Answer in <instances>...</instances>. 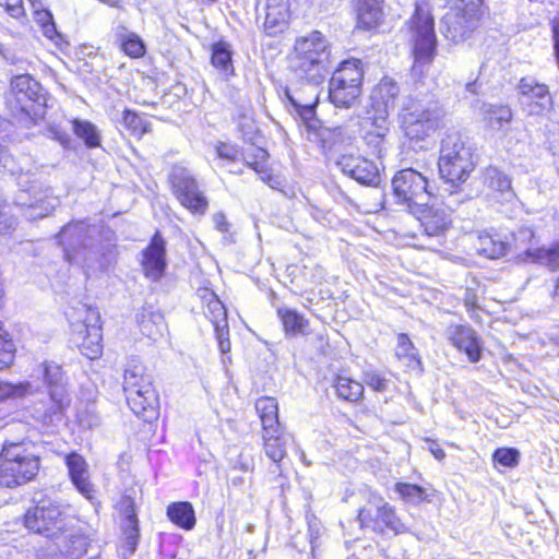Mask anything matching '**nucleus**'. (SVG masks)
Segmentation results:
<instances>
[{
	"label": "nucleus",
	"instance_id": "obj_21",
	"mask_svg": "<svg viewBox=\"0 0 559 559\" xmlns=\"http://www.w3.org/2000/svg\"><path fill=\"white\" fill-rule=\"evenodd\" d=\"M399 93L397 84L390 78H383L371 92L370 109L367 115L389 119V114L395 107Z\"/></svg>",
	"mask_w": 559,
	"mask_h": 559
},
{
	"label": "nucleus",
	"instance_id": "obj_19",
	"mask_svg": "<svg viewBox=\"0 0 559 559\" xmlns=\"http://www.w3.org/2000/svg\"><path fill=\"white\" fill-rule=\"evenodd\" d=\"M521 103L531 115H542L552 105L548 86L537 83L534 79L524 78L520 81Z\"/></svg>",
	"mask_w": 559,
	"mask_h": 559
},
{
	"label": "nucleus",
	"instance_id": "obj_16",
	"mask_svg": "<svg viewBox=\"0 0 559 559\" xmlns=\"http://www.w3.org/2000/svg\"><path fill=\"white\" fill-rule=\"evenodd\" d=\"M411 214L420 222L425 234L429 237L443 235L452 223L451 215L445 207L433 204L429 205V201L415 206Z\"/></svg>",
	"mask_w": 559,
	"mask_h": 559
},
{
	"label": "nucleus",
	"instance_id": "obj_25",
	"mask_svg": "<svg viewBox=\"0 0 559 559\" xmlns=\"http://www.w3.org/2000/svg\"><path fill=\"white\" fill-rule=\"evenodd\" d=\"M477 15L466 14V12L452 8L442 20V24L444 25L442 32L448 39L457 43L467 37L477 26Z\"/></svg>",
	"mask_w": 559,
	"mask_h": 559
},
{
	"label": "nucleus",
	"instance_id": "obj_57",
	"mask_svg": "<svg viewBox=\"0 0 559 559\" xmlns=\"http://www.w3.org/2000/svg\"><path fill=\"white\" fill-rule=\"evenodd\" d=\"M119 510L123 515L122 522L139 521L135 512L134 500L129 496H123L119 501Z\"/></svg>",
	"mask_w": 559,
	"mask_h": 559
},
{
	"label": "nucleus",
	"instance_id": "obj_24",
	"mask_svg": "<svg viewBox=\"0 0 559 559\" xmlns=\"http://www.w3.org/2000/svg\"><path fill=\"white\" fill-rule=\"evenodd\" d=\"M70 479L76 490L88 500L95 498V487L90 480L88 464L85 459L72 452L64 456Z\"/></svg>",
	"mask_w": 559,
	"mask_h": 559
},
{
	"label": "nucleus",
	"instance_id": "obj_31",
	"mask_svg": "<svg viewBox=\"0 0 559 559\" xmlns=\"http://www.w3.org/2000/svg\"><path fill=\"white\" fill-rule=\"evenodd\" d=\"M357 27L370 31L383 22V0H359L357 8Z\"/></svg>",
	"mask_w": 559,
	"mask_h": 559
},
{
	"label": "nucleus",
	"instance_id": "obj_3",
	"mask_svg": "<svg viewBox=\"0 0 559 559\" xmlns=\"http://www.w3.org/2000/svg\"><path fill=\"white\" fill-rule=\"evenodd\" d=\"M76 522V518L69 514L64 506L49 497L35 500V506L24 515V526L28 531L50 539L59 538L61 531Z\"/></svg>",
	"mask_w": 559,
	"mask_h": 559
},
{
	"label": "nucleus",
	"instance_id": "obj_52",
	"mask_svg": "<svg viewBox=\"0 0 559 559\" xmlns=\"http://www.w3.org/2000/svg\"><path fill=\"white\" fill-rule=\"evenodd\" d=\"M122 124L131 132V134L141 136L147 132V124L134 111L126 109L122 112Z\"/></svg>",
	"mask_w": 559,
	"mask_h": 559
},
{
	"label": "nucleus",
	"instance_id": "obj_27",
	"mask_svg": "<svg viewBox=\"0 0 559 559\" xmlns=\"http://www.w3.org/2000/svg\"><path fill=\"white\" fill-rule=\"evenodd\" d=\"M131 411L145 421H151L157 415L158 399L153 386L147 384L144 391L124 392Z\"/></svg>",
	"mask_w": 559,
	"mask_h": 559
},
{
	"label": "nucleus",
	"instance_id": "obj_26",
	"mask_svg": "<svg viewBox=\"0 0 559 559\" xmlns=\"http://www.w3.org/2000/svg\"><path fill=\"white\" fill-rule=\"evenodd\" d=\"M319 82L307 81L304 91H292L286 87L284 94L302 120H310L314 115V105L318 99Z\"/></svg>",
	"mask_w": 559,
	"mask_h": 559
},
{
	"label": "nucleus",
	"instance_id": "obj_11",
	"mask_svg": "<svg viewBox=\"0 0 559 559\" xmlns=\"http://www.w3.org/2000/svg\"><path fill=\"white\" fill-rule=\"evenodd\" d=\"M365 498L367 504L361 507L358 512V521L362 527H372L380 531L386 528L395 535L408 531L396 515L394 508L381 495L366 489Z\"/></svg>",
	"mask_w": 559,
	"mask_h": 559
},
{
	"label": "nucleus",
	"instance_id": "obj_50",
	"mask_svg": "<svg viewBox=\"0 0 559 559\" xmlns=\"http://www.w3.org/2000/svg\"><path fill=\"white\" fill-rule=\"evenodd\" d=\"M14 353V344L8 338V333L3 330L0 321V371L12 365Z\"/></svg>",
	"mask_w": 559,
	"mask_h": 559
},
{
	"label": "nucleus",
	"instance_id": "obj_43",
	"mask_svg": "<svg viewBox=\"0 0 559 559\" xmlns=\"http://www.w3.org/2000/svg\"><path fill=\"white\" fill-rule=\"evenodd\" d=\"M334 386L337 395L349 402L358 401L364 394L362 384L347 377L338 376L334 382Z\"/></svg>",
	"mask_w": 559,
	"mask_h": 559
},
{
	"label": "nucleus",
	"instance_id": "obj_33",
	"mask_svg": "<svg viewBox=\"0 0 559 559\" xmlns=\"http://www.w3.org/2000/svg\"><path fill=\"white\" fill-rule=\"evenodd\" d=\"M136 321L142 334L154 341L163 336L167 329L164 316L159 311L143 308L136 314Z\"/></svg>",
	"mask_w": 559,
	"mask_h": 559
},
{
	"label": "nucleus",
	"instance_id": "obj_45",
	"mask_svg": "<svg viewBox=\"0 0 559 559\" xmlns=\"http://www.w3.org/2000/svg\"><path fill=\"white\" fill-rule=\"evenodd\" d=\"M212 64L221 71L224 78L234 74V67L231 63V53L223 43L215 44L212 50Z\"/></svg>",
	"mask_w": 559,
	"mask_h": 559
},
{
	"label": "nucleus",
	"instance_id": "obj_35",
	"mask_svg": "<svg viewBox=\"0 0 559 559\" xmlns=\"http://www.w3.org/2000/svg\"><path fill=\"white\" fill-rule=\"evenodd\" d=\"M153 386L152 378L145 372V368L138 360L132 359L128 362L124 370L123 391H144L145 385Z\"/></svg>",
	"mask_w": 559,
	"mask_h": 559
},
{
	"label": "nucleus",
	"instance_id": "obj_15",
	"mask_svg": "<svg viewBox=\"0 0 559 559\" xmlns=\"http://www.w3.org/2000/svg\"><path fill=\"white\" fill-rule=\"evenodd\" d=\"M70 395H62L58 391L48 393L46 401H39L32 408V417L46 428L58 426L63 417L66 409L70 406Z\"/></svg>",
	"mask_w": 559,
	"mask_h": 559
},
{
	"label": "nucleus",
	"instance_id": "obj_46",
	"mask_svg": "<svg viewBox=\"0 0 559 559\" xmlns=\"http://www.w3.org/2000/svg\"><path fill=\"white\" fill-rule=\"evenodd\" d=\"M121 549L123 555H132L140 538L139 521L122 522Z\"/></svg>",
	"mask_w": 559,
	"mask_h": 559
},
{
	"label": "nucleus",
	"instance_id": "obj_34",
	"mask_svg": "<svg viewBox=\"0 0 559 559\" xmlns=\"http://www.w3.org/2000/svg\"><path fill=\"white\" fill-rule=\"evenodd\" d=\"M115 37L119 48L131 58H140L146 51L141 37L124 25L115 27Z\"/></svg>",
	"mask_w": 559,
	"mask_h": 559
},
{
	"label": "nucleus",
	"instance_id": "obj_51",
	"mask_svg": "<svg viewBox=\"0 0 559 559\" xmlns=\"http://www.w3.org/2000/svg\"><path fill=\"white\" fill-rule=\"evenodd\" d=\"M205 316L212 322L213 326L217 323L227 321V311L223 302L213 294L206 305Z\"/></svg>",
	"mask_w": 559,
	"mask_h": 559
},
{
	"label": "nucleus",
	"instance_id": "obj_60",
	"mask_svg": "<svg viewBox=\"0 0 559 559\" xmlns=\"http://www.w3.org/2000/svg\"><path fill=\"white\" fill-rule=\"evenodd\" d=\"M0 5L3 7L12 17H20L24 13L22 0H0Z\"/></svg>",
	"mask_w": 559,
	"mask_h": 559
},
{
	"label": "nucleus",
	"instance_id": "obj_8",
	"mask_svg": "<svg viewBox=\"0 0 559 559\" xmlns=\"http://www.w3.org/2000/svg\"><path fill=\"white\" fill-rule=\"evenodd\" d=\"M361 61L347 60L334 71L329 83V98L336 107L349 108L361 95Z\"/></svg>",
	"mask_w": 559,
	"mask_h": 559
},
{
	"label": "nucleus",
	"instance_id": "obj_61",
	"mask_svg": "<svg viewBox=\"0 0 559 559\" xmlns=\"http://www.w3.org/2000/svg\"><path fill=\"white\" fill-rule=\"evenodd\" d=\"M14 226V218L2 211L0 214V236L9 233Z\"/></svg>",
	"mask_w": 559,
	"mask_h": 559
},
{
	"label": "nucleus",
	"instance_id": "obj_40",
	"mask_svg": "<svg viewBox=\"0 0 559 559\" xmlns=\"http://www.w3.org/2000/svg\"><path fill=\"white\" fill-rule=\"evenodd\" d=\"M483 114L488 127L493 130H502L512 119V111L508 106L485 104Z\"/></svg>",
	"mask_w": 559,
	"mask_h": 559
},
{
	"label": "nucleus",
	"instance_id": "obj_38",
	"mask_svg": "<svg viewBox=\"0 0 559 559\" xmlns=\"http://www.w3.org/2000/svg\"><path fill=\"white\" fill-rule=\"evenodd\" d=\"M511 242L509 240L502 239L500 235H481L479 237V248L478 251L489 258V259H499L509 254Z\"/></svg>",
	"mask_w": 559,
	"mask_h": 559
},
{
	"label": "nucleus",
	"instance_id": "obj_32",
	"mask_svg": "<svg viewBox=\"0 0 559 559\" xmlns=\"http://www.w3.org/2000/svg\"><path fill=\"white\" fill-rule=\"evenodd\" d=\"M481 178L483 185L495 197L500 195L506 200H510L514 195L510 177L499 168L493 166L485 168Z\"/></svg>",
	"mask_w": 559,
	"mask_h": 559
},
{
	"label": "nucleus",
	"instance_id": "obj_62",
	"mask_svg": "<svg viewBox=\"0 0 559 559\" xmlns=\"http://www.w3.org/2000/svg\"><path fill=\"white\" fill-rule=\"evenodd\" d=\"M14 226V218L2 211L0 214V236L9 233Z\"/></svg>",
	"mask_w": 559,
	"mask_h": 559
},
{
	"label": "nucleus",
	"instance_id": "obj_39",
	"mask_svg": "<svg viewBox=\"0 0 559 559\" xmlns=\"http://www.w3.org/2000/svg\"><path fill=\"white\" fill-rule=\"evenodd\" d=\"M255 411L259 414L262 429L281 426L278 421V404L274 397L262 396L258 399Z\"/></svg>",
	"mask_w": 559,
	"mask_h": 559
},
{
	"label": "nucleus",
	"instance_id": "obj_13",
	"mask_svg": "<svg viewBox=\"0 0 559 559\" xmlns=\"http://www.w3.org/2000/svg\"><path fill=\"white\" fill-rule=\"evenodd\" d=\"M174 193L180 203L195 214H204L207 210V200L200 192L195 179L190 171L179 165H175L168 176Z\"/></svg>",
	"mask_w": 559,
	"mask_h": 559
},
{
	"label": "nucleus",
	"instance_id": "obj_17",
	"mask_svg": "<svg viewBox=\"0 0 559 559\" xmlns=\"http://www.w3.org/2000/svg\"><path fill=\"white\" fill-rule=\"evenodd\" d=\"M40 84L28 74L16 75L10 84L7 103L13 111H27L28 104L37 100Z\"/></svg>",
	"mask_w": 559,
	"mask_h": 559
},
{
	"label": "nucleus",
	"instance_id": "obj_2",
	"mask_svg": "<svg viewBox=\"0 0 559 559\" xmlns=\"http://www.w3.org/2000/svg\"><path fill=\"white\" fill-rule=\"evenodd\" d=\"M28 440L4 441L0 452V486L16 488L32 480L39 473L40 457Z\"/></svg>",
	"mask_w": 559,
	"mask_h": 559
},
{
	"label": "nucleus",
	"instance_id": "obj_49",
	"mask_svg": "<svg viewBox=\"0 0 559 559\" xmlns=\"http://www.w3.org/2000/svg\"><path fill=\"white\" fill-rule=\"evenodd\" d=\"M267 157L269 153L264 148L254 147L251 152L243 153L242 160L258 174H264L266 171Z\"/></svg>",
	"mask_w": 559,
	"mask_h": 559
},
{
	"label": "nucleus",
	"instance_id": "obj_6",
	"mask_svg": "<svg viewBox=\"0 0 559 559\" xmlns=\"http://www.w3.org/2000/svg\"><path fill=\"white\" fill-rule=\"evenodd\" d=\"M407 25L414 41L413 73L416 74L419 64H428L432 60L437 45L435 20L428 3L425 1L416 3L415 12Z\"/></svg>",
	"mask_w": 559,
	"mask_h": 559
},
{
	"label": "nucleus",
	"instance_id": "obj_4",
	"mask_svg": "<svg viewBox=\"0 0 559 559\" xmlns=\"http://www.w3.org/2000/svg\"><path fill=\"white\" fill-rule=\"evenodd\" d=\"M438 167L441 177L457 186L469 177L474 169L471 148L459 132L447 133L442 139Z\"/></svg>",
	"mask_w": 559,
	"mask_h": 559
},
{
	"label": "nucleus",
	"instance_id": "obj_63",
	"mask_svg": "<svg viewBox=\"0 0 559 559\" xmlns=\"http://www.w3.org/2000/svg\"><path fill=\"white\" fill-rule=\"evenodd\" d=\"M550 297L555 304L559 302V272L548 280Z\"/></svg>",
	"mask_w": 559,
	"mask_h": 559
},
{
	"label": "nucleus",
	"instance_id": "obj_56",
	"mask_svg": "<svg viewBox=\"0 0 559 559\" xmlns=\"http://www.w3.org/2000/svg\"><path fill=\"white\" fill-rule=\"evenodd\" d=\"M364 381L368 386L378 392L386 391L389 384V379L374 371L365 372Z\"/></svg>",
	"mask_w": 559,
	"mask_h": 559
},
{
	"label": "nucleus",
	"instance_id": "obj_41",
	"mask_svg": "<svg viewBox=\"0 0 559 559\" xmlns=\"http://www.w3.org/2000/svg\"><path fill=\"white\" fill-rule=\"evenodd\" d=\"M277 313L287 334H307L309 323L302 316L288 308H278Z\"/></svg>",
	"mask_w": 559,
	"mask_h": 559
},
{
	"label": "nucleus",
	"instance_id": "obj_59",
	"mask_svg": "<svg viewBox=\"0 0 559 559\" xmlns=\"http://www.w3.org/2000/svg\"><path fill=\"white\" fill-rule=\"evenodd\" d=\"M481 4L483 0H455L453 8L466 12V14L479 16Z\"/></svg>",
	"mask_w": 559,
	"mask_h": 559
},
{
	"label": "nucleus",
	"instance_id": "obj_18",
	"mask_svg": "<svg viewBox=\"0 0 559 559\" xmlns=\"http://www.w3.org/2000/svg\"><path fill=\"white\" fill-rule=\"evenodd\" d=\"M341 170L355 179L357 182L366 186H378L380 183V173L377 165L361 156L343 155L337 162Z\"/></svg>",
	"mask_w": 559,
	"mask_h": 559
},
{
	"label": "nucleus",
	"instance_id": "obj_7",
	"mask_svg": "<svg viewBox=\"0 0 559 559\" xmlns=\"http://www.w3.org/2000/svg\"><path fill=\"white\" fill-rule=\"evenodd\" d=\"M72 332L84 356L95 359L102 354V324L97 309L86 305L68 313Z\"/></svg>",
	"mask_w": 559,
	"mask_h": 559
},
{
	"label": "nucleus",
	"instance_id": "obj_47",
	"mask_svg": "<svg viewBox=\"0 0 559 559\" xmlns=\"http://www.w3.org/2000/svg\"><path fill=\"white\" fill-rule=\"evenodd\" d=\"M395 354L399 359L405 360L407 366H412L413 364L420 366L417 352L406 334H399Z\"/></svg>",
	"mask_w": 559,
	"mask_h": 559
},
{
	"label": "nucleus",
	"instance_id": "obj_5",
	"mask_svg": "<svg viewBox=\"0 0 559 559\" xmlns=\"http://www.w3.org/2000/svg\"><path fill=\"white\" fill-rule=\"evenodd\" d=\"M329 45L324 36L314 31L295 43L292 67L309 82H320L323 63L329 59Z\"/></svg>",
	"mask_w": 559,
	"mask_h": 559
},
{
	"label": "nucleus",
	"instance_id": "obj_22",
	"mask_svg": "<svg viewBox=\"0 0 559 559\" xmlns=\"http://www.w3.org/2000/svg\"><path fill=\"white\" fill-rule=\"evenodd\" d=\"M165 240L156 233L147 248L143 251L142 267L147 278L156 282L165 272Z\"/></svg>",
	"mask_w": 559,
	"mask_h": 559
},
{
	"label": "nucleus",
	"instance_id": "obj_20",
	"mask_svg": "<svg viewBox=\"0 0 559 559\" xmlns=\"http://www.w3.org/2000/svg\"><path fill=\"white\" fill-rule=\"evenodd\" d=\"M445 336L454 347L466 354L471 362L479 361L481 357L480 338L472 326L451 324L445 330Z\"/></svg>",
	"mask_w": 559,
	"mask_h": 559
},
{
	"label": "nucleus",
	"instance_id": "obj_36",
	"mask_svg": "<svg viewBox=\"0 0 559 559\" xmlns=\"http://www.w3.org/2000/svg\"><path fill=\"white\" fill-rule=\"evenodd\" d=\"M167 516L177 526L190 531L195 525V513L190 502H173L167 507Z\"/></svg>",
	"mask_w": 559,
	"mask_h": 559
},
{
	"label": "nucleus",
	"instance_id": "obj_37",
	"mask_svg": "<svg viewBox=\"0 0 559 559\" xmlns=\"http://www.w3.org/2000/svg\"><path fill=\"white\" fill-rule=\"evenodd\" d=\"M43 378L49 394H55L58 391L62 395H69L64 373L60 365L53 361H45L43 364Z\"/></svg>",
	"mask_w": 559,
	"mask_h": 559
},
{
	"label": "nucleus",
	"instance_id": "obj_9",
	"mask_svg": "<svg viewBox=\"0 0 559 559\" xmlns=\"http://www.w3.org/2000/svg\"><path fill=\"white\" fill-rule=\"evenodd\" d=\"M507 240L511 242L509 253L520 263H538L551 270L559 266V242L550 248L538 247V239L528 227H521Z\"/></svg>",
	"mask_w": 559,
	"mask_h": 559
},
{
	"label": "nucleus",
	"instance_id": "obj_10",
	"mask_svg": "<svg viewBox=\"0 0 559 559\" xmlns=\"http://www.w3.org/2000/svg\"><path fill=\"white\" fill-rule=\"evenodd\" d=\"M443 110L435 99L416 100L405 108L403 128L405 135L413 140H424L437 130Z\"/></svg>",
	"mask_w": 559,
	"mask_h": 559
},
{
	"label": "nucleus",
	"instance_id": "obj_55",
	"mask_svg": "<svg viewBox=\"0 0 559 559\" xmlns=\"http://www.w3.org/2000/svg\"><path fill=\"white\" fill-rule=\"evenodd\" d=\"M216 340L218 342V347L222 354H227L230 352V341H229V328L228 322L217 323L214 326Z\"/></svg>",
	"mask_w": 559,
	"mask_h": 559
},
{
	"label": "nucleus",
	"instance_id": "obj_14",
	"mask_svg": "<svg viewBox=\"0 0 559 559\" xmlns=\"http://www.w3.org/2000/svg\"><path fill=\"white\" fill-rule=\"evenodd\" d=\"M27 193L28 201L24 200V194H21L19 197V202L24 206V215L29 221H35L49 215L60 203L51 188L43 186L41 183L33 185L28 189Z\"/></svg>",
	"mask_w": 559,
	"mask_h": 559
},
{
	"label": "nucleus",
	"instance_id": "obj_48",
	"mask_svg": "<svg viewBox=\"0 0 559 559\" xmlns=\"http://www.w3.org/2000/svg\"><path fill=\"white\" fill-rule=\"evenodd\" d=\"M32 384L28 382L12 384L9 382L0 381V401L24 397L32 393Z\"/></svg>",
	"mask_w": 559,
	"mask_h": 559
},
{
	"label": "nucleus",
	"instance_id": "obj_53",
	"mask_svg": "<svg viewBox=\"0 0 559 559\" xmlns=\"http://www.w3.org/2000/svg\"><path fill=\"white\" fill-rule=\"evenodd\" d=\"M495 462L506 467H514L520 460V452L513 448L497 449L492 455Z\"/></svg>",
	"mask_w": 559,
	"mask_h": 559
},
{
	"label": "nucleus",
	"instance_id": "obj_28",
	"mask_svg": "<svg viewBox=\"0 0 559 559\" xmlns=\"http://www.w3.org/2000/svg\"><path fill=\"white\" fill-rule=\"evenodd\" d=\"M263 450L265 455L280 468V463L287 454L290 436L281 426L262 429Z\"/></svg>",
	"mask_w": 559,
	"mask_h": 559
},
{
	"label": "nucleus",
	"instance_id": "obj_29",
	"mask_svg": "<svg viewBox=\"0 0 559 559\" xmlns=\"http://www.w3.org/2000/svg\"><path fill=\"white\" fill-rule=\"evenodd\" d=\"M76 524H71L70 528L60 532L59 538H55L68 559H80L87 550L88 538Z\"/></svg>",
	"mask_w": 559,
	"mask_h": 559
},
{
	"label": "nucleus",
	"instance_id": "obj_54",
	"mask_svg": "<svg viewBox=\"0 0 559 559\" xmlns=\"http://www.w3.org/2000/svg\"><path fill=\"white\" fill-rule=\"evenodd\" d=\"M37 20L41 23L44 34L47 38L55 40L61 39V35L57 32L56 25L52 21V15L48 11H36Z\"/></svg>",
	"mask_w": 559,
	"mask_h": 559
},
{
	"label": "nucleus",
	"instance_id": "obj_44",
	"mask_svg": "<svg viewBox=\"0 0 559 559\" xmlns=\"http://www.w3.org/2000/svg\"><path fill=\"white\" fill-rule=\"evenodd\" d=\"M394 490L404 502L409 504L418 506L423 501H430L426 489L418 485L399 481L395 484Z\"/></svg>",
	"mask_w": 559,
	"mask_h": 559
},
{
	"label": "nucleus",
	"instance_id": "obj_12",
	"mask_svg": "<svg viewBox=\"0 0 559 559\" xmlns=\"http://www.w3.org/2000/svg\"><path fill=\"white\" fill-rule=\"evenodd\" d=\"M391 183L395 198L409 213L415 206L429 201L432 194L428 178L414 168L399 170Z\"/></svg>",
	"mask_w": 559,
	"mask_h": 559
},
{
	"label": "nucleus",
	"instance_id": "obj_1",
	"mask_svg": "<svg viewBox=\"0 0 559 559\" xmlns=\"http://www.w3.org/2000/svg\"><path fill=\"white\" fill-rule=\"evenodd\" d=\"M98 235L96 226H88L84 222L69 224L59 234L66 259L82 266L86 274L92 269L106 267L116 257L115 246L100 245L96 240Z\"/></svg>",
	"mask_w": 559,
	"mask_h": 559
},
{
	"label": "nucleus",
	"instance_id": "obj_30",
	"mask_svg": "<svg viewBox=\"0 0 559 559\" xmlns=\"http://www.w3.org/2000/svg\"><path fill=\"white\" fill-rule=\"evenodd\" d=\"M289 19L288 0H266L264 29L273 36L284 31Z\"/></svg>",
	"mask_w": 559,
	"mask_h": 559
},
{
	"label": "nucleus",
	"instance_id": "obj_64",
	"mask_svg": "<svg viewBox=\"0 0 559 559\" xmlns=\"http://www.w3.org/2000/svg\"><path fill=\"white\" fill-rule=\"evenodd\" d=\"M213 224L215 228L222 233L228 231L229 224L224 213L218 212L215 213L212 217Z\"/></svg>",
	"mask_w": 559,
	"mask_h": 559
},
{
	"label": "nucleus",
	"instance_id": "obj_42",
	"mask_svg": "<svg viewBox=\"0 0 559 559\" xmlns=\"http://www.w3.org/2000/svg\"><path fill=\"white\" fill-rule=\"evenodd\" d=\"M72 124L75 135L82 139L87 147L100 146V133L95 124L79 119L73 120Z\"/></svg>",
	"mask_w": 559,
	"mask_h": 559
},
{
	"label": "nucleus",
	"instance_id": "obj_23",
	"mask_svg": "<svg viewBox=\"0 0 559 559\" xmlns=\"http://www.w3.org/2000/svg\"><path fill=\"white\" fill-rule=\"evenodd\" d=\"M364 128V140L366 144L371 148L374 155L381 158L388 150L386 136L390 131V120L385 119V117L367 115Z\"/></svg>",
	"mask_w": 559,
	"mask_h": 559
},
{
	"label": "nucleus",
	"instance_id": "obj_58",
	"mask_svg": "<svg viewBox=\"0 0 559 559\" xmlns=\"http://www.w3.org/2000/svg\"><path fill=\"white\" fill-rule=\"evenodd\" d=\"M219 158L227 160L242 159L243 152L234 145L222 143L216 148Z\"/></svg>",
	"mask_w": 559,
	"mask_h": 559
}]
</instances>
